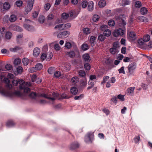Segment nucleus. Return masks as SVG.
<instances>
[{
  "label": "nucleus",
  "mask_w": 152,
  "mask_h": 152,
  "mask_svg": "<svg viewBox=\"0 0 152 152\" xmlns=\"http://www.w3.org/2000/svg\"><path fill=\"white\" fill-rule=\"evenodd\" d=\"M104 36L108 37L111 34V32L109 29H106L104 32Z\"/></svg>",
  "instance_id": "c9c22d12"
},
{
  "label": "nucleus",
  "mask_w": 152,
  "mask_h": 152,
  "mask_svg": "<svg viewBox=\"0 0 152 152\" xmlns=\"http://www.w3.org/2000/svg\"><path fill=\"white\" fill-rule=\"evenodd\" d=\"M10 28L14 31H17L21 32L23 31V29L21 27L15 25H12L10 26Z\"/></svg>",
  "instance_id": "9d476101"
},
{
  "label": "nucleus",
  "mask_w": 152,
  "mask_h": 152,
  "mask_svg": "<svg viewBox=\"0 0 152 152\" xmlns=\"http://www.w3.org/2000/svg\"><path fill=\"white\" fill-rule=\"evenodd\" d=\"M4 81L7 84L6 86L8 88L10 89L12 87V86L10 84V81L8 78H5Z\"/></svg>",
  "instance_id": "dca6fc26"
},
{
  "label": "nucleus",
  "mask_w": 152,
  "mask_h": 152,
  "mask_svg": "<svg viewBox=\"0 0 152 152\" xmlns=\"http://www.w3.org/2000/svg\"><path fill=\"white\" fill-rule=\"evenodd\" d=\"M109 77L107 76H105L103 78V80L101 82V84H103L109 80Z\"/></svg>",
  "instance_id": "e2e57ef3"
},
{
  "label": "nucleus",
  "mask_w": 152,
  "mask_h": 152,
  "mask_svg": "<svg viewBox=\"0 0 152 152\" xmlns=\"http://www.w3.org/2000/svg\"><path fill=\"white\" fill-rule=\"evenodd\" d=\"M20 49V47L18 46H15L14 48H10V51L15 52Z\"/></svg>",
  "instance_id": "bf43d9fd"
},
{
  "label": "nucleus",
  "mask_w": 152,
  "mask_h": 152,
  "mask_svg": "<svg viewBox=\"0 0 152 152\" xmlns=\"http://www.w3.org/2000/svg\"><path fill=\"white\" fill-rule=\"evenodd\" d=\"M21 62V61L19 58L15 59L14 62V64L15 65H18L20 64Z\"/></svg>",
  "instance_id": "37998d69"
},
{
  "label": "nucleus",
  "mask_w": 152,
  "mask_h": 152,
  "mask_svg": "<svg viewBox=\"0 0 152 152\" xmlns=\"http://www.w3.org/2000/svg\"><path fill=\"white\" fill-rule=\"evenodd\" d=\"M77 92L78 89L76 87H72L71 88V93L74 95L76 94L77 93Z\"/></svg>",
  "instance_id": "bb28decb"
},
{
  "label": "nucleus",
  "mask_w": 152,
  "mask_h": 152,
  "mask_svg": "<svg viewBox=\"0 0 152 152\" xmlns=\"http://www.w3.org/2000/svg\"><path fill=\"white\" fill-rule=\"evenodd\" d=\"M66 55L71 58H73L75 56L74 52L72 51L66 52Z\"/></svg>",
  "instance_id": "a878e982"
},
{
  "label": "nucleus",
  "mask_w": 152,
  "mask_h": 152,
  "mask_svg": "<svg viewBox=\"0 0 152 152\" xmlns=\"http://www.w3.org/2000/svg\"><path fill=\"white\" fill-rule=\"evenodd\" d=\"M96 39V37L92 36L91 37L90 39V44L92 47L94 46L95 44V40Z\"/></svg>",
  "instance_id": "6ab92c4d"
},
{
  "label": "nucleus",
  "mask_w": 152,
  "mask_h": 152,
  "mask_svg": "<svg viewBox=\"0 0 152 152\" xmlns=\"http://www.w3.org/2000/svg\"><path fill=\"white\" fill-rule=\"evenodd\" d=\"M99 18V17L98 15H94L93 16L92 20L93 21L96 22L98 21Z\"/></svg>",
  "instance_id": "c03bdc74"
},
{
  "label": "nucleus",
  "mask_w": 152,
  "mask_h": 152,
  "mask_svg": "<svg viewBox=\"0 0 152 152\" xmlns=\"http://www.w3.org/2000/svg\"><path fill=\"white\" fill-rule=\"evenodd\" d=\"M88 5V2L86 1H83L81 3L82 7L83 8H85Z\"/></svg>",
  "instance_id": "338daca9"
},
{
  "label": "nucleus",
  "mask_w": 152,
  "mask_h": 152,
  "mask_svg": "<svg viewBox=\"0 0 152 152\" xmlns=\"http://www.w3.org/2000/svg\"><path fill=\"white\" fill-rule=\"evenodd\" d=\"M34 0H28V5L25 7L26 14H27L32 10L34 3Z\"/></svg>",
  "instance_id": "20e7f679"
},
{
  "label": "nucleus",
  "mask_w": 152,
  "mask_h": 152,
  "mask_svg": "<svg viewBox=\"0 0 152 152\" xmlns=\"http://www.w3.org/2000/svg\"><path fill=\"white\" fill-rule=\"evenodd\" d=\"M110 50L111 53L113 54H114L116 53H118V52L117 49L113 47L110 48Z\"/></svg>",
  "instance_id": "58836bf2"
},
{
  "label": "nucleus",
  "mask_w": 152,
  "mask_h": 152,
  "mask_svg": "<svg viewBox=\"0 0 152 152\" xmlns=\"http://www.w3.org/2000/svg\"><path fill=\"white\" fill-rule=\"evenodd\" d=\"M89 48V46L86 44H83L82 45V49L84 51H85Z\"/></svg>",
  "instance_id": "de8ad7c7"
},
{
  "label": "nucleus",
  "mask_w": 152,
  "mask_h": 152,
  "mask_svg": "<svg viewBox=\"0 0 152 152\" xmlns=\"http://www.w3.org/2000/svg\"><path fill=\"white\" fill-rule=\"evenodd\" d=\"M3 7L4 9L7 10L10 8V6L8 2H5L3 4Z\"/></svg>",
  "instance_id": "4c0bfd02"
},
{
  "label": "nucleus",
  "mask_w": 152,
  "mask_h": 152,
  "mask_svg": "<svg viewBox=\"0 0 152 152\" xmlns=\"http://www.w3.org/2000/svg\"><path fill=\"white\" fill-rule=\"evenodd\" d=\"M108 24L109 26H112L114 25L115 23L113 20H110L108 22Z\"/></svg>",
  "instance_id": "69168bd1"
},
{
  "label": "nucleus",
  "mask_w": 152,
  "mask_h": 152,
  "mask_svg": "<svg viewBox=\"0 0 152 152\" xmlns=\"http://www.w3.org/2000/svg\"><path fill=\"white\" fill-rule=\"evenodd\" d=\"M79 145L77 142H75L72 143L70 145V148L72 150L77 148L79 147Z\"/></svg>",
  "instance_id": "4468645a"
},
{
  "label": "nucleus",
  "mask_w": 152,
  "mask_h": 152,
  "mask_svg": "<svg viewBox=\"0 0 152 152\" xmlns=\"http://www.w3.org/2000/svg\"><path fill=\"white\" fill-rule=\"evenodd\" d=\"M140 11L142 15H145L147 13L148 10L146 8L143 7L140 9Z\"/></svg>",
  "instance_id": "473e14b6"
},
{
  "label": "nucleus",
  "mask_w": 152,
  "mask_h": 152,
  "mask_svg": "<svg viewBox=\"0 0 152 152\" xmlns=\"http://www.w3.org/2000/svg\"><path fill=\"white\" fill-rule=\"evenodd\" d=\"M88 10L89 11H92L94 8V4L92 1H90L88 4Z\"/></svg>",
  "instance_id": "f8f14e48"
},
{
  "label": "nucleus",
  "mask_w": 152,
  "mask_h": 152,
  "mask_svg": "<svg viewBox=\"0 0 152 152\" xmlns=\"http://www.w3.org/2000/svg\"><path fill=\"white\" fill-rule=\"evenodd\" d=\"M137 43L139 45L140 48L145 49V46L146 44L142 38L139 39L137 41Z\"/></svg>",
  "instance_id": "9b49d317"
},
{
  "label": "nucleus",
  "mask_w": 152,
  "mask_h": 152,
  "mask_svg": "<svg viewBox=\"0 0 152 152\" xmlns=\"http://www.w3.org/2000/svg\"><path fill=\"white\" fill-rule=\"evenodd\" d=\"M83 32L85 34L87 35L91 33V30L90 28H84L83 29Z\"/></svg>",
  "instance_id": "ea45409f"
},
{
  "label": "nucleus",
  "mask_w": 152,
  "mask_h": 152,
  "mask_svg": "<svg viewBox=\"0 0 152 152\" xmlns=\"http://www.w3.org/2000/svg\"><path fill=\"white\" fill-rule=\"evenodd\" d=\"M12 36V34L10 32H7L5 34V39H10Z\"/></svg>",
  "instance_id": "7c9ffc66"
},
{
  "label": "nucleus",
  "mask_w": 152,
  "mask_h": 152,
  "mask_svg": "<svg viewBox=\"0 0 152 152\" xmlns=\"http://www.w3.org/2000/svg\"><path fill=\"white\" fill-rule=\"evenodd\" d=\"M138 19L141 22H148V19L147 18L144 16H140L138 17Z\"/></svg>",
  "instance_id": "c85d7f7f"
},
{
  "label": "nucleus",
  "mask_w": 152,
  "mask_h": 152,
  "mask_svg": "<svg viewBox=\"0 0 152 152\" xmlns=\"http://www.w3.org/2000/svg\"><path fill=\"white\" fill-rule=\"evenodd\" d=\"M142 39L145 42H147L150 40V37L149 35L148 34H145L144 35Z\"/></svg>",
  "instance_id": "2f4dec72"
},
{
  "label": "nucleus",
  "mask_w": 152,
  "mask_h": 152,
  "mask_svg": "<svg viewBox=\"0 0 152 152\" xmlns=\"http://www.w3.org/2000/svg\"><path fill=\"white\" fill-rule=\"evenodd\" d=\"M127 35L128 38L130 40H132L133 38V32L132 31H128Z\"/></svg>",
  "instance_id": "49530a36"
},
{
  "label": "nucleus",
  "mask_w": 152,
  "mask_h": 152,
  "mask_svg": "<svg viewBox=\"0 0 152 152\" xmlns=\"http://www.w3.org/2000/svg\"><path fill=\"white\" fill-rule=\"evenodd\" d=\"M84 94H81L79 96H76L74 97V99L76 100H79L82 99L84 97Z\"/></svg>",
  "instance_id": "4d7b16f0"
},
{
  "label": "nucleus",
  "mask_w": 152,
  "mask_h": 152,
  "mask_svg": "<svg viewBox=\"0 0 152 152\" xmlns=\"http://www.w3.org/2000/svg\"><path fill=\"white\" fill-rule=\"evenodd\" d=\"M71 44L69 42H66L65 44V47L67 49H69L71 47Z\"/></svg>",
  "instance_id": "680f3d73"
},
{
  "label": "nucleus",
  "mask_w": 152,
  "mask_h": 152,
  "mask_svg": "<svg viewBox=\"0 0 152 152\" xmlns=\"http://www.w3.org/2000/svg\"><path fill=\"white\" fill-rule=\"evenodd\" d=\"M119 45V44L118 42H115L113 44V47L118 49V48H119L120 47Z\"/></svg>",
  "instance_id": "774afa93"
},
{
  "label": "nucleus",
  "mask_w": 152,
  "mask_h": 152,
  "mask_svg": "<svg viewBox=\"0 0 152 152\" xmlns=\"http://www.w3.org/2000/svg\"><path fill=\"white\" fill-rule=\"evenodd\" d=\"M58 96L59 94L57 93H52L49 92H47L46 93H44L41 95L42 97L48 99L49 101V102L52 104L53 103L55 99L58 98Z\"/></svg>",
  "instance_id": "7ed1b4c3"
},
{
  "label": "nucleus",
  "mask_w": 152,
  "mask_h": 152,
  "mask_svg": "<svg viewBox=\"0 0 152 152\" xmlns=\"http://www.w3.org/2000/svg\"><path fill=\"white\" fill-rule=\"evenodd\" d=\"M12 83L14 86H17L19 83L20 84L19 88L20 90H23L25 92L29 91V88L28 87V86H31V83L29 82L25 83L22 79H19L18 81L14 79L12 80Z\"/></svg>",
  "instance_id": "f257e3e1"
},
{
  "label": "nucleus",
  "mask_w": 152,
  "mask_h": 152,
  "mask_svg": "<svg viewBox=\"0 0 152 152\" xmlns=\"http://www.w3.org/2000/svg\"><path fill=\"white\" fill-rule=\"evenodd\" d=\"M71 81L74 84L77 83L79 82V78L76 76L73 77L71 79Z\"/></svg>",
  "instance_id": "a19ab883"
},
{
  "label": "nucleus",
  "mask_w": 152,
  "mask_h": 152,
  "mask_svg": "<svg viewBox=\"0 0 152 152\" xmlns=\"http://www.w3.org/2000/svg\"><path fill=\"white\" fill-rule=\"evenodd\" d=\"M80 84L81 86L82 87H85L87 85V79L85 78L82 79L80 82Z\"/></svg>",
  "instance_id": "412c9836"
},
{
  "label": "nucleus",
  "mask_w": 152,
  "mask_h": 152,
  "mask_svg": "<svg viewBox=\"0 0 152 152\" xmlns=\"http://www.w3.org/2000/svg\"><path fill=\"white\" fill-rule=\"evenodd\" d=\"M106 5V2L104 0H101L98 2V5L100 7H103Z\"/></svg>",
  "instance_id": "4be33fe9"
},
{
  "label": "nucleus",
  "mask_w": 152,
  "mask_h": 152,
  "mask_svg": "<svg viewBox=\"0 0 152 152\" xmlns=\"http://www.w3.org/2000/svg\"><path fill=\"white\" fill-rule=\"evenodd\" d=\"M40 52V49L38 48H35L33 51V55L35 56H39Z\"/></svg>",
  "instance_id": "a211bd4d"
},
{
  "label": "nucleus",
  "mask_w": 152,
  "mask_h": 152,
  "mask_svg": "<svg viewBox=\"0 0 152 152\" xmlns=\"http://www.w3.org/2000/svg\"><path fill=\"white\" fill-rule=\"evenodd\" d=\"M126 33V30L124 28L122 29V28H119L118 29L115 30L113 32V35L114 37H117L119 36L123 35Z\"/></svg>",
  "instance_id": "0eeeda50"
},
{
  "label": "nucleus",
  "mask_w": 152,
  "mask_h": 152,
  "mask_svg": "<svg viewBox=\"0 0 152 152\" xmlns=\"http://www.w3.org/2000/svg\"><path fill=\"white\" fill-rule=\"evenodd\" d=\"M70 64L66 62L63 63L60 66V69L64 72H67L70 69Z\"/></svg>",
  "instance_id": "423d86ee"
},
{
  "label": "nucleus",
  "mask_w": 152,
  "mask_h": 152,
  "mask_svg": "<svg viewBox=\"0 0 152 152\" xmlns=\"http://www.w3.org/2000/svg\"><path fill=\"white\" fill-rule=\"evenodd\" d=\"M70 34L69 31H64L59 33L57 35V37L59 38H64L67 37Z\"/></svg>",
  "instance_id": "1a4fd4ad"
},
{
  "label": "nucleus",
  "mask_w": 152,
  "mask_h": 152,
  "mask_svg": "<svg viewBox=\"0 0 152 152\" xmlns=\"http://www.w3.org/2000/svg\"><path fill=\"white\" fill-rule=\"evenodd\" d=\"M45 17L43 16H40L39 18V21L40 23H42L44 22Z\"/></svg>",
  "instance_id": "0e129e2a"
},
{
  "label": "nucleus",
  "mask_w": 152,
  "mask_h": 152,
  "mask_svg": "<svg viewBox=\"0 0 152 152\" xmlns=\"http://www.w3.org/2000/svg\"><path fill=\"white\" fill-rule=\"evenodd\" d=\"M82 57L85 62H90L91 60L89 54L88 53H86L83 55Z\"/></svg>",
  "instance_id": "2eb2a0df"
},
{
  "label": "nucleus",
  "mask_w": 152,
  "mask_h": 152,
  "mask_svg": "<svg viewBox=\"0 0 152 152\" xmlns=\"http://www.w3.org/2000/svg\"><path fill=\"white\" fill-rule=\"evenodd\" d=\"M46 60L48 61H50L52 58L53 56L52 53L51 52H48L47 53H46Z\"/></svg>",
  "instance_id": "b1692460"
},
{
  "label": "nucleus",
  "mask_w": 152,
  "mask_h": 152,
  "mask_svg": "<svg viewBox=\"0 0 152 152\" xmlns=\"http://www.w3.org/2000/svg\"><path fill=\"white\" fill-rule=\"evenodd\" d=\"M69 17V14L66 12L63 13L61 15V18L64 20L67 19Z\"/></svg>",
  "instance_id": "f704fd0d"
},
{
  "label": "nucleus",
  "mask_w": 152,
  "mask_h": 152,
  "mask_svg": "<svg viewBox=\"0 0 152 152\" xmlns=\"http://www.w3.org/2000/svg\"><path fill=\"white\" fill-rule=\"evenodd\" d=\"M124 95H122L120 94L118 95L117 98L121 101H124L125 100Z\"/></svg>",
  "instance_id": "3c124183"
},
{
  "label": "nucleus",
  "mask_w": 152,
  "mask_h": 152,
  "mask_svg": "<svg viewBox=\"0 0 152 152\" xmlns=\"http://www.w3.org/2000/svg\"><path fill=\"white\" fill-rule=\"evenodd\" d=\"M35 67L36 68V70L37 71L41 69L43 67V65L41 64L38 63L36 65Z\"/></svg>",
  "instance_id": "a18cd8bd"
},
{
  "label": "nucleus",
  "mask_w": 152,
  "mask_h": 152,
  "mask_svg": "<svg viewBox=\"0 0 152 152\" xmlns=\"http://www.w3.org/2000/svg\"><path fill=\"white\" fill-rule=\"evenodd\" d=\"M128 75H130L133 73V63H132L128 66Z\"/></svg>",
  "instance_id": "f3484780"
},
{
  "label": "nucleus",
  "mask_w": 152,
  "mask_h": 152,
  "mask_svg": "<svg viewBox=\"0 0 152 152\" xmlns=\"http://www.w3.org/2000/svg\"><path fill=\"white\" fill-rule=\"evenodd\" d=\"M123 18L119 17L116 19L118 21V23L119 26L123 28H124V26L126 24V22L125 21V18L124 17V15H122L121 16Z\"/></svg>",
  "instance_id": "39448f33"
},
{
  "label": "nucleus",
  "mask_w": 152,
  "mask_h": 152,
  "mask_svg": "<svg viewBox=\"0 0 152 152\" xmlns=\"http://www.w3.org/2000/svg\"><path fill=\"white\" fill-rule=\"evenodd\" d=\"M55 70V68L54 67H50L48 69V71L49 74H51L53 73Z\"/></svg>",
  "instance_id": "052dcab7"
},
{
  "label": "nucleus",
  "mask_w": 152,
  "mask_h": 152,
  "mask_svg": "<svg viewBox=\"0 0 152 152\" xmlns=\"http://www.w3.org/2000/svg\"><path fill=\"white\" fill-rule=\"evenodd\" d=\"M152 48V41H150L148 44H146L145 46V49Z\"/></svg>",
  "instance_id": "8fccbe9b"
},
{
  "label": "nucleus",
  "mask_w": 152,
  "mask_h": 152,
  "mask_svg": "<svg viewBox=\"0 0 152 152\" xmlns=\"http://www.w3.org/2000/svg\"><path fill=\"white\" fill-rule=\"evenodd\" d=\"M94 137L93 133L92 132L88 133L85 136V141L86 143H91Z\"/></svg>",
  "instance_id": "6e6552de"
},
{
  "label": "nucleus",
  "mask_w": 152,
  "mask_h": 152,
  "mask_svg": "<svg viewBox=\"0 0 152 152\" xmlns=\"http://www.w3.org/2000/svg\"><path fill=\"white\" fill-rule=\"evenodd\" d=\"M54 28L55 29H58L59 30H64L63 24L56 25L55 27Z\"/></svg>",
  "instance_id": "72a5a7b5"
},
{
  "label": "nucleus",
  "mask_w": 152,
  "mask_h": 152,
  "mask_svg": "<svg viewBox=\"0 0 152 152\" xmlns=\"http://www.w3.org/2000/svg\"><path fill=\"white\" fill-rule=\"evenodd\" d=\"M15 124L12 121H8L7 123V126L8 127H12Z\"/></svg>",
  "instance_id": "6e6d98bb"
},
{
  "label": "nucleus",
  "mask_w": 152,
  "mask_h": 152,
  "mask_svg": "<svg viewBox=\"0 0 152 152\" xmlns=\"http://www.w3.org/2000/svg\"><path fill=\"white\" fill-rule=\"evenodd\" d=\"M0 93L3 95L12 98L16 96H20L21 93L19 91L12 92L10 91H7L0 86Z\"/></svg>",
  "instance_id": "f03ea898"
},
{
  "label": "nucleus",
  "mask_w": 152,
  "mask_h": 152,
  "mask_svg": "<svg viewBox=\"0 0 152 152\" xmlns=\"http://www.w3.org/2000/svg\"><path fill=\"white\" fill-rule=\"evenodd\" d=\"M79 75L81 77H85L86 76V73L84 70H80L78 71Z\"/></svg>",
  "instance_id": "c756f323"
},
{
  "label": "nucleus",
  "mask_w": 152,
  "mask_h": 152,
  "mask_svg": "<svg viewBox=\"0 0 152 152\" xmlns=\"http://www.w3.org/2000/svg\"><path fill=\"white\" fill-rule=\"evenodd\" d=\"M104 36L102 34L99 35L98 37V39L101 42L103 41L105 38Z\"/></svg>",
  "instance_id": "5fc2aeb1"
},
{
  "label": "nucleus",
  "mask_w": 152,
  "mask_h": 152,
  "mask_svg": "<svg viewBox=\"0 0 152 152\" xmlns=\"http://www.w3.org/2000/svg\"><path fill=\"white\" fill-rule=\"evenodd\" d=\"M22 62L24 66H27L29 63V60L27 58H24L22 59Z\"/></svg>",
  "instance_id": "79ce46f5"
},
{
  "label": "nucleus",
  "mask_w": 152,
  "mask_h": 152,
  "mask_svg": "<svg viewBox=\"0 0 152 152\" xmlns=\"http://www.w3.org/2000/svg\"><path fill=\"white\" fill-rule=\"evenodd\" d=\"M24 28L28 31H31L34 30V27L29 25L25 24L23 25Z\"/></svg>",
  "instance_id": "5701e85b"
},
{
  "label": "nucleus",
  "mask_w": 152,
  "mask_h": 152,
  "mask_svg": "<svg viewBox=\"0 0 152 152\" xmlns=\"http://www.w3.org/2000/svg\"><path fill=\"white\" fill-rule=\"evenodd\" d=\"M13 70L14 74L15 75H17L22 73L23 71V68L21 66H19L16 68V70L14 71L13 69Z\"/></svg>",
  "instance_id": "ddd939ff"
},
{
  "label": "nucleus",
  "mask_w": 152,
  "mask_h": 152,
  "mask_svg": "<svg viewBox=\"0 0 152 152\" xmlns=\"http://www.w3.org/2000/svg\"><path fill=\"white\" fill-rule=\"evenodd\" d=\"M142 6V4L140 1H136L135 4V6L137 8H139Z\"/></svg>",
  "instance_id": "864d4df0"
},
{
  "label": "nucleus",
  "mask_w": 152,
  "mask_h": 152,
  "mask_svg": "<svg viewBox=\"0 0 152 152\" xmlns=\"http://www.w3.org/2000/svg\"><path fill=\"white\" fill-rule=\"evenodd\" d=\"M64 29H66L70 28L71 27V24L69 23L64 24H63Z\"/></svg>",
  "instance_id": "09e8293b"
},
{
  "label": "nucleus",
  "mask_w": 152,
  "mask_h": 152,
  "mask_svg": "<svg viewBox=\"0 0 152 152\" xmlns=\"http://www.w3.org/2000/svg\"><path fill=\"white\" fill-rule=\"evenodd\" d=\"M54 49L56 51H59L61 49V47L58 44L55 43L53 47Z\"/></svg>",
  "instance_id": "13d9d810"
},
{
  "label": "nucleus",
  "mask_w": 152,
  "mask_h": 152,
  "mask_svg": "<svg viewBox=\"0 0 152 152\" xmlns=\"http://www.w3.org/2000/svg\"><path fill=\"white\" fill-rule=\"evenodd\" d=\"M91 65L89 63H86L84 64V67L86 70H89L90 69Z\"/></svg>",
  "instance_id": "603ef678"
},
{
  "label": "nucleus",
  "mask_w": 152,
  "mask_h": 152,
  "mask_svg": "<svg viewBox=\"0 0 152 152\" xmlns=\"http://www.w3.org/2000/svg\"><path fill=\"white\" fill-rule=\"evenodd\" d=\"M133 93V88L131 87L128 88L126 91V94L128 95H132Z\"/></svg>",
  "instance_id": "cd10ccee"
},
{
  "label": "nucleus",
  "mask_w": 152,
  "mask_h": 152,
  "mask_svg": "<svg viewBox=\"0 0 152 152\" xmlns=\"http://www.w3.org/2000/svg\"><path fill=\"white\" fill-rule=\"evenodd\" d=\"M29 90H30V89ZM30 90L28 92H24L27 95H28L30 97L32 98H35L36 96V93H35L34 92H32L30 94L29 93L30 92Z\"/></svg>",
  "instance_id": "393cba45"
},
{
  "label": "nucleus",
  "mask_w": 152,
  "mask_h": 152,
  "mask_svg": "<svg viewBox=\"0 0 152 152\" xmlns=\"http://www.w3.org/2000/svg\"><path fill=\"white\" fill-rule=\"evenodd\" d=\"M17 17L16 15H11L10 18V20L11 22H13L16 20Z\"/></svg>",
  "instance_id": "e433bc0d"
},
{
  "label": "nucleus",
  "mask_w": 152,
  "mask_h": 152,
  "mask_svg": "<svg viewBox=\"0 0 152 152\" xmlns=\"http://www.w3.org/2000/svg\"><path fill=\"white\" fill-rule=\"evenodd\" d=\"M129 1L127 0H121L119 1V5L120 6L126 5L129 4Z\"/></svg>",
  "instance_id": "aec40b11"
}]
</instances>
